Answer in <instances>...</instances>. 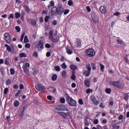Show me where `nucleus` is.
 <instances>
[{
	"label": "nucleus",
	"mask_w": 129,
	"mask_h": 129,
	"mask_svg": "<svg viewBox=\"0 0 129 129\" xmlns=\"http://www.w3.org/2000/svg\"><path fill=\"white\" fill-rule=\"evenodd\" d=\"M49 39L51 40L52 42H53V43H57V42L59 41L60 37L57 35V34H55L53 35V30H50L49 32Z\"/></svg>",
	"instance_id": "obj_1"
},
{
	"label": "nucleus",
	"mask_w": 129,
	"mask_h": 129,
	"mask_svg": "<svg viewBox=\"0 0 129 129\" xmlns=\"http://www.w3.org/2000/svg\"><path fill=\"white\" fill-rule=\"evenodd\" d=\"M110 84L112 86H114L117 88H119L120 89H122L124 87V84L120 82V81H111L110 82Z\"/></svg>",
	"instance_id": "obj_2"
},
{
	"label": "nucleus",
	"mask_w": 129,
	"mask_h": 129,
	"mask_svg": "<svg viewBox=\"0 0 129 129\" xmlns=\"http://www.w3.org/2000/svg\"><path fill=\"white\" fill-rule=\"evenodd\" d=\"M85 53L87 56L89 57H93L95 55V51L92 48H88L86 49Z\"/></svg>",
	"instance_id": "obj_3"
},
{
	"label": "nucleus",
	"mask_w": 129,
	"mask_h": 129,
	"mask_svg": "<svg viewBox=\"0 0 129 129\" xmlns=\"http://www.w3.org/2000/svg\"><path fill=\"white\" fill-rule=\"evenodd\" d=\"M56 110L58 111H68V109L66 107V106L63 104L57 105L55 107Z\"/></svg>",
	"instance_id": "obj_4"
},
{
	"label": "nucleus",
	"mask_w": 129,
	"mask_h": 129,
	"mask_svg": "<svg viewBox=\"0 0 129 129\" xmlns=\"http://www.w3.org/2000/svg\"><path fill=\"white\" fill-rule=\"evenodd\" d=\"M67 100L70 106H75L76 105V101L69 97V96H68Z\"/></svg>",
	"instance_id": "obj_5"
},
{
	"label": "nucleus",
	"mask_w": 129,
	"mask_h": 129,
	"mask_svg": "<svg viewBox=\"0 0 129 129\" xmlns=\"http://www.w3.org/2000/svg\"><path fill=\"white\" fill-rule=\"evenodd\" d=\"M35 88L36 89V90H38L40 92H44L45 90H46V88H45V87L41 84L36 85L35 86Z\"/></svg>",
	"instance_id": "obj_6"
},
{
	"label": "nucleus",
	"mask_w": 129,
	"mask_h": 129,
	"mask_svg": "<svg viewBox=\"0 0 129 129\" xmlns=\"http://www.w3.org/2000/svg\"><path fill=\"white\" fill-rule=\"evenodd\" d=\"M4 38L7 43H11L12 42V38L10 36V34L8 33H6L4 35Z\"/></svg>",
	"instance_id": "obj_7"
},
{
	"label": "nucleus",
	"mask_w": 129,
	"mask_h": 129,
	"mask_svg": "<svg viewBox=\"0 0 129 129\" xmlns=\"http://www.w3.org/2000/svg\"><path fill=\"white\" fill-rule=\"evenodd\" d=\"M90 98L92 101L94 103L95 105H98L99 104V101L96 100V98L94 96H90Z\"/></svg>",
	"instance_id": "obj_8"
},
{
	"label": "nucleus",
	"mask_w": 129,
	"mask_h": 129,
	"mask_svg": "<svg viewBox=\"0 0 129 129\" xmlns=\"http://www.w3.org/2000/svg\"><path fill=\"white\" fill-rule=\"evenodd\" d=\"M63 12H64V8H63V7L60 6L57 8V12L56 13V15H58V16H62V14H63Z\"/></svg>",
	"instance_id": "obj_9"
},
{
	"label": "nucleus",
	"mask_w": 129,
	"mask_h": 129,
	"mask_svg": "<svg viewBox=\"0 0 129 129\" xmlns=\"http://www.w3.org/2000/svg\"><path fill=\"white\" fill-rule=\"evenodd\" d=\"M22 68L24 70L25 74L27 75V76H30V71H29V68H27V67H26V66H25V64L23 65Z\"/></svg>",
	"instance_id": "obj_10"
},
{
	"label": "nucleus",
	"mask_w": 129,
	"mask_h": 129,
	"mask_svg": "<svg viewBox=\"0 0 129 129\" xmlns=\"http://www.w3.org/2000/svg\"><path fill=\"white\" fill-rule=\"evenodd\" d=\"M57 11H58V8L56 7H53L51 9V15L52 16H57Z\"/></svg>",
	"instance_id": "obj_11"
},
{
	"label": "nucleus",
	"mask_w": 129,
	"mask_h": 129,
	"mask_svg": "<svg viewBox=\"0 0 129 129\" xmlns=\"http://www.w3.org/2000/svg\"><path fill=\"white\" fill-rule=\"evenodd\" d=\"M66 50L67 51V53L69 54V55H71V54H73L72 48H71L70 46L67 45L66 47Z\"/></svg>",
	"instance_id": "obj_12"
},
{
	"label": "nucleus",
	"mask_w": 129,
	"mask_h": 129,
	"mask_svg": "<svg viewBox=\"0 0 129 129\" xmlns=\"http://www.w3.org/2000/svg\"><path fill=\"white\" fill-rule=\"evenodd\" d=\"M84 84L86 87H90V81L88 78H87L85 80Z\"/></svg>",
	"instance_id": "obj_13"
},
{
	"label": "nucleus",
	"mask_w": 129,
	"mask_h": 129,
	"mask_svg": "<svg viewBox=\"0 0 129 129\" xmlns=\"http://www.w3.org/2000/svg\"><path fill=\"white\" fill-rule=\"evenodd\" d=\"M76 43L75 44V47H77L78 48H80L81 47V41L79 39H77L76 40Z\"/></svg>",
	"instance_id": "obj_14"
},
{
	"label": "nucleus",
	"mask_w": 129,
	"mask_h": 129,
	"mask_svg": "<svg viewBox=\"0 0 129 129\" xmlns=\"http://www.w3.org/2000/svg\"><path fill=\"white\" fill-rule=\"evenodd\" d=\"M92 19L94 22V23H95V24H97V23H98V22H99V18H98V17H92Z\"/></svg>",
	"instance_id": "obj_15"
},
{
	"label": "nucleus",
	"mask_w": 129,
	"mask_h": 129,
	"mask_svg": "<svg viewBox=\"0 0 129 129\" xmlns=\"http://www.w3.org/2000/svg\"><path fill=\"white\" fill-rule=\"evenodd\" d=\"M100 11L102 14H105L106 13V9H105V7L103 6H101L100 8Z\"/></svg>",
	"instance_id": "obj_16"
},
{
	"label": "nucleus",
	"mask_w": 129,
	"mask_h": 129,
	"mask_svg": "<svg viewBox=\"0 0 129 129\" xmlns=\"http://www.w3.org/2000/svg\"><path fill=\"white\" fill-rule=\"evenodd\" d=\"M38 48L40 49L41 50H43L44 49V46L43 45V42H42V40H40L38 43Z\"/></svg>",
	"instance_id": "obj_17"
},
{
	"label": "nucleus",
	"mask_w": 129,
	"mask_h": 129,
	"mask_svg": "<svg viewBox=\"0 0 129 129\" xmlns=\"http://www.w3.org/2000/svg\"><path fill=\"white\" fill-rule=\"evenodd\" d=\"M5 64L8 66H11V64L10 63V58L8 57L6 59Z\"/></svg>",
	"instance_id": "obj_18"
},
{
	"label": "nucleus",
	"mask_w": 129,
	"mask_h": 129,
	"mask_svg": "<svg viewBox=\"0 0 129 129\" xmlns=\"http://www.w3.org/2000/svg\"><path fill=\"white\" fill-rule=\"evenodd\" d=\"M58 76H57V74H53L51 77V79L52 81H56L57 80Z\"/></svg>",
	"instance_id": "obj_19"
},
{
	"label": "nucleus",
	"mask_w": 129,
	"mask_h": 129,
	"mask_svg": "<svg viewBox=\"0 0 129 129\" xmlns=\"http://www.w3.org/2000/svg\"><path fill=\"white\" fill-rule=\"evenodd\" d=\"M5 46L7 47V50L8 52H12V48H11V46L8 44H5Z\"/></svg>",
	"instance_id": "obj_20"
},
{
	"label": "nucleus",
	"mask_w": 129,
	"mask_h": 129,
	"mask_svg": "<svg viewBox=\"0 0 129 129\" xmlns=\"http://www.w3.org/2000/svg\"><path fill=\"white\" fill-rule=\"evenodd\" d=\"M70 68L72 70H77V67L74 64L71 65Z\"/></svg>",
	"instance_id": "obj_21"
},
{
	"label": "nucleus",
	"mask_w": 129,
	"mask_h": 129,
	"mask_svg": "<svg viewBox=\"0 0 129 129\" xmlns=\"http://www.w3.org/2000/svg\"><path fill=\"white\" fill-rule=\"evenodd\" d=\"M129 95L127 93H124V99L125 100H128Z\"/></svg>",
	"instance_id": "obj_22"
},
{
	"label": "nucleus",
	"mask_w": 129,
	"mask_h": 129,
	"mask_svg": "<svg viewBox=\"0 0 129 129\" xmlns=\"http://www.w3.org/2000/svg\"><path fill=\"white\" fill-rule=\"evenodd\" d=\"M91 72L89 71H85L84 72V74H85L86 75V76H87V77H88V76H89V75H90V73Z\"/></svg>",
	"instance_id": "obj_23"
},
{
	"label": "nucleus",
	"mask_w": 129,
	"mask_h": 129,
	"mask_svg": "<svg viewBox=\"0 0 129 129\" xmlns=\"http://www.w3.org/2000/svg\"><path fill=\"white\" fill-rule=\"evenodd\" d=\"M14 105L16 107H18V106H19V105H20V102H19V101H15L14 102Z\"/></svg>",
	"instance_id": "obj_24"
},
{
	"label": "nucleus",
	"mask_w": 129,
	"mask_h": 129,
	"mask_svg": "<svg viewBox=\"0 0 129 129\" xmlns=\"http://www.w3.org/2000/svg\"><path fill=\"white\" fill-rule=\"evenodd\" d=\"M71 79H72V80H75V79H76V77L75 76V71L73 72V74L71 76Z\"/></svg>",
	"instance_id": "obj_25"
},
{
	"label": "nucleus",
	"mask_w": 129,
	"mask_h": 129,
	"mask_svg": "<svg viewBox=\"0 0 129 129\" xmlns=\"http://www.w3.org/2000/svg\"><path fill=\"white\" fill-rule=\"evenodd\" d=\"M117 42L120 46H123V44H124V42L119 39H117Z\"/></svg>",
	"instance_id": "obj_26"
},
{
	"label": "nucleus",
	"mask_w": 129,
	"mask_h": 129,
	"mask_svg": "<svg viewBox=\"0 0 129 129\" xmlns=\"http://www.w3.org/2000/svg\"><path fill=\"white\" fill-rule=\"evenodd\" d=\"M54 70H55V71H57V72H59V71H61V69L60 68L59 66H56L54 67Z\"/></svg>",
	"instance_id": "obj_27"
},
{
	"label": "nucleus",
	"mask_w": 129,
	"mask_h": 129,
	"mask_svg": "<svg viewBox=\"0 0 129 129\" xmlns=\"http://www.w3.org/2000/svg\"><path fill=\"white\" fill-rule=\"evenodd\" d=\"M93 92V90H92V89H87L86 92L87 94H89V93H92V92Z\"/></svg>",
	"instance_id": "obj_28"
},
{
	"label": "nucleus",
	"mask_w": 129,
	"mask_h": 129,
	"mask_svg": "<svg viewBox=\"0 0 129 129\" xmlns=\"http://www.w3.org/2000/svg\"><path fill=\"white\" fill-rule=\"evenodd\" d=\"M86 67L88 71L91 72V67L90 64H87Z\"/></svg>",
	"instance_id": "obj_29"
},
{
	"label": "nucleus",
	"mask_w": 129,
	"mask_h": 129,
	"mask_svg": "<svg viewBox=\"0 0 129 129\" xmlns=\"http://www.w3.org/2000/svg\"><path fill=\"white\" fill-rule=\"evenodd\" d=\"M15 17L16 19H19L21 17V14L19 12H17L15 13Z\"/></svg>",
	"instance_id": "obj_30"
},
{
	"label": "nucleus",
	"mask_w": 129,
	"mask_h": 129,
	"mask_svg": "<svg viewBox=\"0 0 129 129\" xmlns=\"http://www.w3.org/2000/svg\"><path fill=\"white\" fill-rule=\"evenodd\" d=\"M61 67L62 69H66V68H67V66L66 65V63H65V62H63L61 65Z\"/></svg>",
	"instance_id": "obj_31"
},
{
	"label": "nucleus",
	"mask_w": 129,
	"mask_h": 129,
	"mask_svg": "<svg viewBox=\"0 0 129 129\" xmlns=\"http://www.w3.org/2000/svg\"><path fill=\"white\" fill-rule=\"evenodd\" d=\"M24 43H29V38H28V36L26 35L24 37Z\"/></svg>",
	"instance_id": "obj_32"
},
{
	"label": "nucleus",
	"mask_w": 129,
	"mask_h": 129,
	"mask_svg": "<svg viewBox=\"0 0 129 129\" xmlns=\"http://www.w3.org/2000/svg\"><path fill=\"white\" fill-rule=\"evenodd\" d=\"M100 70L102 72H103L104 71V66H103L102 64H100Z\"/></svg>",
	"instance_id": "obj_33"
},
{
	"label": "nucleus",
	"mask_w": 129,
	"mask_h": 129,
	"mask_svg": "<svg viewBox=\"0 0 129 129\" xmlns=\"http://www.w3.org/2000/svg\"><path fill=\"white\" fill-rule=\"evenodd\" d=\"M15 29L16 30L17 32L19 33V32H21V27L19 26H17L15 27Z\"/></svg>",
	"instance_id": "obj_34"
},
{
	"label": "nucleus",
	"mask_w": 129,
	"mask_h": 129,
	"mask_svg": "<svg viewBox=\"0 0 129 129\" xmlns=\"http://www.w3.org/2000/svg\"><path fill=\"white\" fill-rule=\"evenodd\" d=\"M68 5H69L70 7L73 6V1L72 0H70L68 2Z\"/></svg>",
	"instance_id": "obj_35"
},
{
	"label": "nucleus",
	"mask_w": 129,
	"mask_h": 129,
	"mask_svg": "<svg viewBox=\"0 0 129 129\" xmlns=\"http://www.w3.org/2000/svg\"><path fill=\"white\" fill-rule=\"evenodd\" d=\"M49 19H50V17L48 16H46L44 18V22H45V23H48Z\"/></svg>",
	"instance_id": "obj_36"
},
{
	"label": "nucleus",
	"mask_w": 129,
	"mask_h": 129,
	"mask_svg": "<svg viewBox=\"0 0 129 129\" xmlns=\"http://www.w3.org/2000/svg\"><path fill=\"white\" fill-rule=\"evenodd\" d=\"M19 56L21 57V58H23V57H26L27 54H26L25 53H20Z\"/></svg>",
	"instance_id": "obj_37"
},
{
	"label": "nucleus",
	"mask_w": 129,
	"mask_h": 129,
	"mask_svg": "<svg viewBox=\"0 0 129 129\" xmlns=\"http://www.w3.org/2000/svg\"><path fill=\"white\" fill-rule=\"evenodd\" d=\"M105 92L106 93H108V94H109V93H110V92H111V89H108V88H106L105 90Z\"/></svg>",
	"instance_id": "obj_38"
},
{
	"label": "nucleus",
	"mask_w": 129,
	"mask_h": 129,
	"mask_svg": "<svg viewBox=\"0 0 129 129\" xmlns=\"http://www.w3.org/2000/svg\"><path fill=\"white\" fill-rule=\"evenodd\" d=\"M22 93V91L21 90H18V92H17V93L15 94V96H16V97H18V96H19V95Z\"/></svg>",
	"instance_id": "obj_39"
},
{
	"label": "nucleus",
	"mask_w": 129,
	"mask_h": 129,
	"mask_svg": "<svg viewBox=\"0 0 129 129\" xmlns=\"http://www.w3.org/2000/svg\"><path fill=\"white\" fill-rule=\"evenodd\" d=\"M11 82H12V80L11 79H8L6 81V84H7V85H10V84H11Z\"/></svg>",
	"instance_id": "obj_40"
},
{
	"label": "nucleus",
	"mask_w": 129,
	"mask_h": 129,
	"mask_svg": "<svg viewBox=\"0 0 129 129\" xmlns=\"http://www.w3.org/2000/svg\"><path fill=\"white\" fill-rule=\"evenodd\" d=\"M66 74H67V73L66 72V71H62L61 73V75L62 77H66Z\"/></svg>",
	"instance_id": "obj_41"
},
{
	"label": "nucleus",
	"mask_w": 129,
	"mask_h": 129,
	"mask_svg": "<svg viewBox=\"0 0 129 129\" xmlns=\"http://www.w3.org/2000/svg\"><path fill=\"white\" fill-rule=\"evenodd\" d=\"M69 12H70V11L69 9H67L64 10L63 9V14L64 15H67V14H68L69 13Z\"/></svg>",
	"instance_id": "obj_42"
},
{
	"label": "nucleus",
	"mask_w": 129,
	"mask_h": 129,
	"mask_svg": "<svg viewBox=\"0 0 129 129\" xmlns=\"http://www.w3.org/2000/svg\"><path fill=\"white\" fill-rule=\"evenodd\" d=\"M10 74H11V75H14V74H15V69H10Z\"/></svg>",
	"instance_id": "obj_43"
},
{
	"label": "nucleus",
	"mask_w": 129,
	"mask_h": 129,
	"mask_svg": "<svg viewBox=\"0 0 129 129\" xmlns=\"http://www.w3.org/2000/svg\"><path fill=\"white\" fill-rule=\"evenodd\" d=\"M91 66L93 70H95V69H96V66H95V64H94V63H92Z\"/></svg>",
	"instance_id": "obj_44"
},
{
	"label": "nucleus",
	"mask_w": 129,
	"mask_h": 129,
	"mask_svg": "<svg viewBox=\"0 0 129 129\" xmlns=\"http://www.w3.org/2000/svg\"><path fill=\"white\" fill-rule=\"evenodd\" d=\"M0 72L3 75H4L5 74V69H4V68H1Z\"/></svg>",
	"instance_id": "obj_45"
},
{
	"label": "nucleus",
	"mask_w": 129,
	"mask_h": 129,
	"mask_svg": "<svg viewBox=\"0 0 129 129\" xmlns=\"http://www.w3.org/2000/svg\"><path fill=\"white\" fill-rule=\"evenodd\" d=\"M25 32H24L21 36V38L20 39L21 42H23V40H24V37H25Z\"/></svg>",
	"instance_id": "obj_46"
},
{
	"label": "nucleus",
	"mask_w": 129,
	"mask_h": 129,
	"mask_svg": "<svg viewBox=\"0 0 129 129\" xmlns=\"http://www.w3.org/2000/svg\"><path fill=\"white\" fill-rule=\"evenodd\" d=\"M25 11L27 12V13H30V10L29 9L28 6H25Z\"/></svg>",
	"instance_id": "obj_47"
},
{
	"label": "nucleus",
	"mask_w": 129,
	"mask_h": 129,
	"mask_svg": "<svg viewBox=\"0 0 129 129\" xmlns=\"http://www.w3.org/2000/svg\"><path fill=\"white\" fill-rule=\"evenodd\" d=\"M33 56L35 57L36 58H37V57H38V52L37 51H35L33 53Z\"/></svg>",
	"instance_id": "obj_48"
},
{
	"label": "nucleus",
	"mask_w": 129,
	"mask_h": 129,
	"mask_svg": "<svg viewBox=\"0 0 129 129\" xmlns=\"http://www.w3.org/2000/svg\"><path fill=\"white\" fill-rule=\"evenodd\" d=\"M27 108V106L24 105L22 108V113H24V111H25V110H26V109Z\"/></svg>",
	"instance_id": "obj_49"
},
{
	"label": "nucleus",
	"mask_w": 129,
	"mask_h": 129,
	"mask_svg": "<svg viewBox=\"0 0 129 129\" xmlns=\"http://www.w3.org/2000/svg\"><path fill=\"white\" fill-rule=\"evenodd\" d=\"M61 116H62V117H64V118H66L67 117V115L66 113H60L59 114Z\"/></svg>",
	"instance_id": "obj_50"
},
{
	"label": "nucleus",
	"mask_w": 129,
	"mask_h": 129,
	"mask_svg": "<svg viewBox=\"0 0 129 129\" xmlns=\"http://www.w3.org/2000/svg\"><path fill=\"white\" fill-rule=\"evenodd\" d=\"M38 73H39V71L38 70H36L33 72V75H37Z\"/></svg>",
	"instance_id": "obj_51"
},
{
	"label": "nucleus",
	"mask_w": 129,
	"mask_h": 129,
	"mask_svg": "<svg viewBox=\"0 0 129 129\" xmlns=\"http://www.w3.org/2000/svg\"><path fill=\"white\" fill-rule=\"evenodd\" d=\"M60 101L61 103H65V98H60Z\"/></svg>",
	"instance_id": "obj_52"
},
{
	"label": "nucleus",
	"mask_w": 129,
	"mask_h": 129,
	"mask_svg": "<svg viewBox=\"0 0 129 129\" xmlns=\"http://www.w3.org/2000/svg\"><path fill=\"white\" fill-rule=\"evenodd\" d=\"M45 48H47L48 49H50L51 48V45L49 43H46L45 44Z\"/></svg>",
	"instance_id": "obj_53"
},
{
	"label": "nucleus",
	"mask_w": 129,
	"mask_h": 129,
	"mask_svg": "<svg viewBox=\"0 0 129 129\" xmlns=\"http://www.w3.org/2000/svg\"><path fill=\"white\" fill-rule=\"evenodd\" d=\"M8 91H9V89L8 88H6L4 90V94H7Z\"/></svg>",
	"instance_id": "obj_54"
},
{
	"label": "nucleus",
	"mask_w": 129,
	"mask_h": 129,
	"mask_svg": "<svg viewBox=\"0 0 129 129\" xmlns=\"http://www.w3.org/2000/svg\"><path fill=\"white\" fill-rule=\"evenodd\" d=\"M25 67H26V68H30V63L29 62H26L25 63Z\"/></svg>",
	"instance_id": "obj_55"
},
{
	"label": "nucleus",
	"mask_w": 129,
	"mask_h": 129,
	"mask_svg": "<svg viewBox=\"0 0 129 129\" xmlns=\"http://www.w3.org/2000/svg\"><path fill=\"white\" fill-rule=\"evenodd\" d=\"M10 19H14V15L12 14H11L10 16L8 17V19L10 20Z\"/></svg>",
	"instance_id": "obj_56"
},
{
	"label": "nucleus",
	"mask_w": 129,
	"mask_h": 129,
	"mask_svg": "<svg viewBox=\"0 0 129 129\" xmlns=\"http://www.w3.org/2000/svg\"><path fill=\"white\" fill-rule=\"evenodd\" d=\"M93 122L94 124H97V123H98V120L97 119H95L94 120Z\"/></svg>",
	"instance_id": "obj_57"
},
{
	"label": "nucleus",
	"mask_w": 129,
	"mask_h": 129,
	"mask_svg": "<svg viewBox=\"0 0 129 129\" xmlns=\"http://www.w3.org/2000/svg\"><path fill=\"white\" fill-rule=\"evenodd\" d=\"M6 119L7 121H11V116H7L6 117Z\"/></svg>",
	"instance_id": "obj_58"
},
{
	"label": "nucleus",
	"mask_w": 129,
	"mask_h": 129,
	"mask_svg": "<svg viewBox=\"0 0 129 129\" xmlns=\"http://www.w3.org/2000/svg\"><path fill=\"white\" fill-rule=\"evenodd\" d=\"M79 103L81 105L83 104V100L81 99H80L79 100Z\"/></svg>",
	"instance_id": "obj_59"
},
{
	"label": "nucleus",
	"mask_w": 129,
	"mask_h": 129,
	"mask_svg": "<svg viewBox=\"0 0 129 129\" xmlns=\"http://www.w3.org/2000/svg\"><path fill=\"white\" fill-rule=\"evenodd\" d=\"M72 88H75V87H76V83H73L72 84Z\"/></svg>",
	"instance_id": "obj_60"
},
{
	"label": "nucleus",
	"mask_w": 129,
	"mask_h": 129,
	"mask_svg": "<svg viewBox=\"0 0 129 129\" xmlns=\"http://www.w3.org/2000/svg\"><path fill=\"white\" fill-rule=\"evenodd\" d=\"M25 48H30L31 47V45L29 43H26L25 45Z\"/></svg>",
	"instance_id": "obj_61"
},
{
	"label": "nucleus",
	"mask_w": 129,
	"mask_h": 129,
	"mask_svg": "<svg viewBox=\"0 0 129 129\" xmlns=\"http://www.w3.org/2000/svg\"><path fill=\"white\" fill-rule=\"evenodd\" d=\"M86 9L88 12H90L91 11V9H90L89 6H87Z\"/></svg>",
	"instance_id": "obj_62"
},
{
	"label": "nucleus",
	"mask_w": 129,
	"mask_h": 129,
	"mask_svg": "<svg viewBox=\"0 0 129 129\" xmlns=\"http://www.w3.org/2000/svg\"><path fill=\"white\" fill-rule=\"evenodd\" d=\"M52 25H53V26L57 25V21L54 20L52 22Z\"/></svg>",
	"instance_id": "obj_63"
},
{
	"label": "nucleus",
	"mask_w": 129,
	"mask_h": 129,
	"mask_svg": "<svg viewBox=\"0 0 129 129\" xmlns=\"http://www.w3.org/2000/svg\"><path fill=\"white\" fill-rule=\"evenodd\" d=\"M47 98L48 100H52V96H47Z\"/></svg>",
	"instance_id": "obj_64"
}]
</instances>
